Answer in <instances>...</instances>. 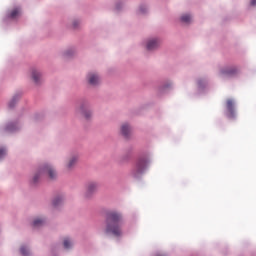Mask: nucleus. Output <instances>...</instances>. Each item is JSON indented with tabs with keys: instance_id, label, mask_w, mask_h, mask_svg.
Here are the masks:
<instances>
[{
	"instance_id": "nucleus-2",
	"label": "nucleus",
	"mask_w": 256,
	"mask_h": 256,
	"mask_svg": "<svg viewBox=\"0 0 256 256\" xmlns=\"http://www.w3.org/2000/svg\"><path fill=\"white\" fill-rule=\"evenodd\" d=\"M40 175H47L51 179H55V177H57V172L53 167H51V165H45L40 169L39 173L34 176L33 183H37Z\"/></svg>"
},
{
	"instance_id": "nucleus-21",
	"label": "nucleus",
	"mask_w": 256,
	"mask_h": 256,
	"mask_svg": "<svg viewBox=\"0 0 256 256\" xmlns=\"http://www.w3.org/2000/svg\"><path fill=\"white\" fill-rule=\"evenodd\" d=\"M146 8L145 7H140V13H145Z\"/></svg>"
},
{
	"instance_id": "nucleus-14",
	"label": "nucleus",
	"mask_w": 256,
	"mask_h": 256,
	"mask_svg": "<svg viewBox=\"0 0 256 256\" xmlns=\"http://www.w3.org/2000/svg\"><path fill=\"white\" fill-rule=\"evenodd\" d=\"M45 223V220L37 218L33 221V227H41Z\"/></svg>"
},
{
	"instance_id": "nucleus-17",
	"label": "nucleus",
	"mask_w": 256,
	"mask_h": 256,
	"mask_svg": "<svg viewBox=\"0 0 256 256\" xmlns=\"http://www.w3.org/2000/svg\"><path fill=\"white\" fill-rule=\"evenodd\" d=\"M63 245H64L65 249H69L71 247V240H69V238H65Z\"/></svg>"
},
{
	"instance_id": "nucleus-3",
	"label": "nucleus",
	"mask_w": 256,
	"mask_h": 256,
	"mask_svg": "<svg viewBox=\"0 0 256 256\" xmlns=\"http://www.w3.org/2000/svg\"><path fill=\"white\" fill-rule=\"evenodd\" d=\"M149 166V159L147 158H140L136 163V168L134 172V177H137L140 173L147 169Z\"/></svg>"
},
{
	"instance_id": "nucleus-10",
	"label": "nucleus",
	"mask_w": 256,
	"mask_h": 256,
	"mask_svg": "<svg viewBox=\"0 0 256 256\" xmlns=\"http://www.w3.org/2000/svg\"><path fill=\"white\" fill-rule=\"evenodd\" d=\"M77 161H78V157L72 156L66 165L67 169H73V167H75V165H77Z\"/></svg>"
},
{
	"instance_id": "nucleus-1",
	"label": "nucleus",
	"mask_w": 256,
	"mask_h": 256,
	"mask_svg": "<svg viewBox=\"0 0 256 256\" xmlns=\"http://www.w3.org/2000/svg\"><path fill=\"white\" fill-rule=\"evenodd\" d=\"M123 214L119 211L111 210L106 213V233H111L114 237L123 235Z\"/></svg>"
},
{
	"instance_id": "nucleus-6",
	"label": "nucleus",
	"mask_w": 256,
	"mask_h": 256,
	"mask_svg": "<svg viewBox=\"0 0 256 256\" xmlns=\"http://www.w3.org/2000/svg\"><path fill=\"white\" fill-rule=\"evenodd\" d=\"M131 126H129V124L125 123L122 124L121 126V133L123 135V137H125L126 139H129V137H131Z\"/></svg>"
},
{
	"instance_id": "nucleus-8",
	"label": "nucleus",
	"mask_w": 256,
	"mask_h": 256,
	"mask_svg": "<svg viewBox=\"0 0 256 256\" xmlns=\"http://www.w3.org/2000/svg\"><path fill=\"white\" fill-rule=\"evenodd\" d=\"M87 79L90 85H98L100 81L99 75L95 73H89Z\"/></svg>"
},
{
	"instance_id": "nucleus-5",
	"label": "nucleus",
	"mask_w": 256,
	"mask_h": 256,
	"mask_svg": "<svg viewBox=\"0 0 256 256\" xmlns=\"http://www.w3.org/2000/svg\"><path fill=\"white\" fill-rule=\"evenodd\" d=\"M226 109L229 117H235V102L233 99H228L226 101Z\"/></svg>"
},
{
	"instance_id": "nucleus-18",
	"label": "nucleus",
	"mask_w": 256,
	"mask_h": 256,
	"mask_svg": "<svg viewBox=\"0 0 256 256\" xmlns=\"http://www.w3.org/2000/svg\"><path fill=\"white\" fill-rule=\"evenodd\" d=\"M20 252H21V254H22L23 256L29 255V250H27L25 246H22V247L20 248Z\"/></svg>"
},
{
	"instance_id": "nucleus-22",
	"label": "nucleus",
	"mask_w": 256,
	"mask_h": 256,
	"mask_svg": "<svg viewBox=\"0 0 256 256\" xmlns=\"http://www.w3.org/2000/svg\"><path fill=\"white\" fill-rule=\"evenodd\" d=\"M251 5L255 6L256 5V0H251Z\"/></svg>"
},
{
	"instance_id": "nucleus-15",
	"label": "nucleus",
	"mask_w": 256,
	"mask_h": 256,
	"mask_svg": "<svg viewBox=\"0 0 256 256\" xmlns=\"http://www.w3.org/2000/svg\"><path fill=\"white\" fill-rule=\"evenodd\" d=\"M182 23H191V15L184 14L181 16Z\"/></svg>"
},
{
	"instance_id": "nucleus-19",
	"label": "nucleus",
	"mask_w": 256,
	"mask_h": 256,
	"mask_svg": "<svg viewBox=\"0 0 256 256\" xmlns=\"http://www.w3.org/2000/svg\"><path fill=\"white\" fill-rule=\"evenodd\" d=\"M7 155V151L5 150V148H1L0 149V159H3V157H5Z\"/></svg>"
},
{
	"instance_id": "nucleus-20",
	"label": "nucleus",
	"mask_w": 256,
	"mask_h": 256,
	"mask_svg": "<svg viewBox=\"0 0 256 256\" xmlns=\"http://www.w3.org/2000/svg\"><path fill=\"white\" fill-rule=\"evenodd\" d=\"M15 103H17V99L13 98L9 103L10 109H12V107H15Z\"/></svg>"
},
{
	"instance_id": "nucleus-11",
	"label": "nucleus",
	"mask_w": 256,
	"mask_h": 256,
	"mask_svg": "<svg viewBox=\"0 0 256 256\" xmlns=\"http://www.w3.org/2000/svg\"><path fill=\"white\" fill-rule=\"evenodd\" d=\"M21 15V9L19 8H14L10 14L9 17L10 19H17V17H19Z\"/></svg>"
},
{
	"instance_id": "nucleus-12",
	"label": "nucleus",
	"mask_w": 256,
	"mask_h": 256,
	"mask_svg": "<svg viewBox=\"0 0 256 256\" xmlns=\"http://www.w3.org/2000/svg\"><path fill=\"white\" fill-rule=\"evenodd\" d=\"M32 79L35 83H39L41 79V73L37 70H32Z\"/></svg>"
},
{
	"instance_id": "nucleus-9",
	"label": "nucleus",
	"mask_w": 256,
	"mask_h": 256,
	"mask_svg": "<svg viewBox=\"0 0 256 256\" xmlns=\"http://www.w3.org/2000/svg\"><path fill=\"white\" fill-rule=\"evenodd\" d=\"M146 47L148 51H155V49L159 47V40L157 39L149 40Z\"/></svg>"
},
{
	"instance_id": "nucleus-7",
	"label": "nucleus",
	"mask_w": 256,
	"mask_h": 256,
	"mask_svg": "<svg viewBox=\"0 0 256 256\" xmlns=\"http://www.w3.org/2000/svg\"><path fill=\"white\" fill-rule=\"evenodd\" d=\"M94 191H97V183L95 182L88 183L86 186V197H91Z\"/></svg>"
},
{
	"instance_id": "nucleus-4",
	"label": "nucleus",
	"mask_w": 256,
	"mask_h": 256,
	"mask_svg": "<svg viewBox=\"0 0 256 256\" xmlns=\"http://www.w3.org/2000/svg\"><path fill=\"white\" fill-rule=\"evenodd\" d=\"M238 72L239 70L237 69V67H227L223 68L220 71L221 75H223L224 77H233V75H237Z\"/></svg>"
},
{
	"instance_id": "nucleus-13",
	"label": "nucleus",
	"mask_w": 256,
	"mask_h": 256,
	"mask_svg": "<svg viewBox=\"0 0 256 256\" xmlns=\"http://www.w3.org/2000/svg\"><path fill=\"white\" fill-rule=\"evenodd\" d=\"M80 111L82 115H84L85 119H89L91 117V111L86 110L85 106H81Z\"/></svg>"
},
{
	"instance_id": "nucleus-16",
	"label": "nucleus",
	"mask_w": 256,
	"mask_h": 256,
	"mask_svg": "<svg viewBox=\"0 0 256 256\" xmlns=\"http://www.w3.org/2000/svg\"><path fill=\"white\" fill-rule=\"evenodd\" d=\"M63 203V198L58 197L53 200V207H59Z\"/></svg>"
}]
</instances>
